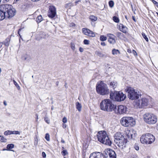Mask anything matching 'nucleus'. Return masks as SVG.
<instances>
[{"label":"nucleus","instance_id":"obj_1","mask_svg":"<svg viewBox=\"0 0 158 158\" xmlns=\"http://www.w3.org/2000/svg\"><path fill=\"white\" fill-rule=\"evenodd\" d=\"M16 13V10L13 6L9 4H2L0 5V20L5 18H10L13 17Z\"/></svg>","mask_w":158,"mask_h":158},{"label":"nucleus","instance_id":"obj_2","mask_svg":"<svg viewBox=\"0 0 158 158\" xmlns=\"http://www.w3.org/2000/svg\"><path fill=\"white\" fill-rule=\"evenodd\" d=\"M100 107L101 110L105 111L112 112L114 109L115 105L110 100L104 99L100 103Z\"/></svg>","mask_w":158,"mask_h":158},{"label":"nucleus","instance_id":"obj_3","mask_svg":"<svg viewBox=\"0 0 158 158\" xmlns=\"http://www.w3.org/2000/svg\"><path fill=\"white\" fill-rule=\"evenodd\" d=\"M114 142L121 149L125 148L127 144V140L120 132L116 133L114 136Z\"/></svg>","mask_w":158,"mask_h":158},{"label":"nucleus","instance_id":"obj_4","mask_svg":"<svg viewBox=\"0 0 158 158\" xmlns=\"http://www.w3.org/2000/svg\"><path fill=\"white\" fill-rule=\"evenodd\" d=\"M96 90L98 94L102 95L108 94L109 92L107 85L102 81L97 83L96 86Z\"/></svg>","mask_w":158,"mask_h":158},{"label":"nucleus","instance_id":"obj_5","mask_svg":"<svg viewBox=\"0 0 158 158\" xmlns=\"http://www.w3.org/2000/svg\"><path fill=\"white\" fill-rule=\"evenodd\" d=\"M97 137L101 143L109 146L111 145V142L110 139L106 132L105 131H100L98 133Z\"/></svg>","mask_w":158,"mask_h":158},{"label":"nucleus","instance_id":"obj_6","mask_svg":"<svg viewBox=\"0 0 158 158\" xmlns=\"http://www.w3.org/2000/svg\"><path fill=\"white\" fill-rule=\"evenodd\" d=\"M126 97L125 94L121 91L112 92L110 94V98L114 101L118 102L123 101Z\"/></svg>","mask_w":158,"mask_h":158},{"label":"nucleus","instance_id":"obj_7","mask_svg":"<svg viewBox=\"0 0 158 158\" xmlns=\"http://www.w3.org/2000/svg\"><path fill=\"white\" fill-rule=\"evenodd\" d=\"M144 121L148 124H153L156 123L157 120L156 116L151 113H146L143 116Z\"/></svg>","mask_w":158,"mask_h":158},{"label":"nucleus","instance_id":"obj_8","mask_svg":"<svg viewBox=\"0 0 158 158\" xmlns=\"http://www.w3.org/2000/svg\"><path fill=\"white\" fill-rule=\"evenodd\" d=\"M125 91L128 93V98L131 100L137 99L141 95L140 93L138 90L131 87H128L125 89Z\"/></svg>","mask_w":158,"mask_h":158},{"label":"nucleus","instance_id":"obj_9","mask_svg":"<svg viewBox=\"0 0 158 158\" xmlns=\"http://www.w3.org/2000/svg\"><path fill=\"white\" fill-rule=\"evenodd\" d=\"M121 124L125 127H132L135 125V119L131 117H124L120 121Z\"/></svg>","mask_w":158,"mask_h":158},{"label":"nucleus","instance_id":"obj_10","mask_svg":"<svg viewBox=\"0 0 158 158\" xmlns=\"http://www.w3.org/2000/svg\"><path fill=\"white\" fill-rule=\"evenodd\" d=\"M155 140L154 136L150 133H147L145 135H142L140 140L142 143L151 144Z\"/></svg>","mask_w":158,"mask_h":158},{"label":"nucleus","instance_id":"obj_11","mask_svg":"<svg viewBox=\"0 0 158 158\" xmlns=\"http://www.w3.org/2000/svg\"><path fill=\"white\" fill-rule=\"evenodd\" d=\"M148 103V101L147 99L143 98L137 101L135 103V106L137 108H144L147 106Z\"/></svg>","mask_w":158,"mask_h":158},{"label":"nucleus","instance_id":"obj_12","mask_svg":"<svg viewBox=\"0 0 158 158\" xmlns=\"http://www.w3.org/2000/svg\"><path fill=\"white\" fill-rule=\"evenodd\" d=\"M127 110V108L122 105L117 106H115L114 111L117 114H122L126 113Z\"/></svg>","mask_w":158,"mask_h":158},{"label":"nucleus","instance_id":"obj_13","mask_svg":"<svg viewBox=\"0 0 158 158\" xmlns=\"http://www.w3.org/2000/svg\"><path fill=\"white\" fill-rule=\"evenodd\" d=\"M105 158H116L115 152L111 149H107L104 152Z\"/></svg>","mask_w":158,"mask_h":158},{"label":"nucleus","instance_id":"obj_14","mask_svg":"<svg viewBox=\"0 0 158 158\" xmlns=\"http://www.w3.org/2000/svg\"><path fill=\"white\" fill-rule=\"evenodd\" d=\"M56 15V8L52 6H49L48 12V16L50 18H53Z\"/></svg>","mask_w":158,"mask_h":158},{"label":"nucleus","instance_id":"obj_15","mask_svg":"<svg viewBox=\"0 0 158 158\" xmlns=\"http://www.w3.org/2000/svg\"><path fill=\"white\" fill-rule=\"evenodd\" d=\"M89 158H105V156L101 152H96L91 153Z\"/></svg>","mask_w":158,"mask_h":158},{"label":"nucleus","instance_id":"obj_16","mask_svg":"<svg viewBox=\"0 0 158 158\" xmlns=\"http://www.w3.org/2000/svg\"><path fill=\"white\" fill-rule=\"evenodd\" d=\"M82 31L83 33L85 35L91 37H94L95 36V34L94 32L88 29L83 28L82 29Z\"/></svg>","mask_w":158,"mask_h":158},{"label":"nucleus","instance_id":"obj_17","mask_svg":"<svg viewBox=\"0 0 158 158\" xmlns=\"http://www.w3.org/2000/svg\"><path fill=\"white\" fill-rule=\"evenodd\" d=\"M126 135L129 139H132L136 135L135 132L132 130H127L126 133Z\"/></svg>","mask_w":158,"mask_h":158},{"label":"nucleus","instance_id":"obj_18","mask_svg":"<svg viewBox=\"0 0 158 158\" xmlns=\"http://www.w3.org/2000/svg\"><path fill=\"white\" fill-rule=\"evenodd\" d=\"M118 85L117 82L115 81H114L110 82L109 87L110 88H112L113 89H114L117 87Z\"/></svg>","mask_w":158,"mask_h":158},{"label":"nucleus","instance_id":"obj_19","mask_svg":"<svg viewBox=\"0 0 158 158\" xmlns=\"http://www.w3.org/2000/svg\"><path fill=\"white\" fill-rule=\"evenodd\" d=\"M119 29L120 31L124 33H126L127 31V28L123 24L119 25Z\"/></svg>","mask_w":158,"mask_h":158},{"label":"nucleus","instance_id":"obj_20","mask_svg":"<svg viewBox=\"0 0 158 158\" xmlns=\"http://www.w3.org/2000/svg\"><path fill=\"white\" fill-rule=\"evenodd\" d=\"M95 54L100 57H102L105 56V55L103 54L102 52L98 51H96L95 52Z\"/></svg>","mask_w":158,"mask_h":158},{"label":"nucleus","instance_id":"obj_21","mask_svg":"<svg viewBox=\"0 0 158 158\" xmlns=\"http://www.w3.org/2000/svg\"><path fill=\"white\" fill-rule=\"evenodd\" d=\"M14 147V144L12 143L8 144L7 145L6 147V148L7 149V150L14 151L13 150H11V149L13 148Z\"/></svg>","mask_w":158,"mask_h":158},{"label":"nucleus","instance_id":"obj_22","mask_svg":"<svg viewBox=\"0 0 158 158\" xmlns=\"http://www.w3.org/2000/svg\"><path fill=\"white\" fill-rule=\"evenodd\" d=\"M76 107L77 109L79 111H80L81 110L82 107L81 104L78 102H77L76 103Z\"/></svg>","mask_w":158,"mask_h":158},{"label":"nucleus","instance_id":"obj_23","mask_svg":"<svg viewBox=\"0 0 158 158\" xmlns=\"http://www.w3.org/2000/svg\"><path fill=\"white\" fill-rule=\"evenodd\" d=\"M112 54L114 55H117L120 54V52L118 50L114 49L112 50Z\"/></svg>","mask_w":158,"mask_h":158},{"label":"nucleus","instance_id":"obj_24","mask_svg":"<svg viewBox=\"0 0 158 158\" xmlns=\"http://www.w3.org/2000/svg\"><path fill=\"white\" fill-rule=\"evenodd\" d=\"M116 35L120 39H122L124 35L120 32H117Z\"/></svg>","mask_w":158,"mask_h":158},{"label":"nucleus","instance_id":"obj_25","mask_svg":"<svg viewBox=\"0 0 158 158\" xmlns=\"http://www.w3.org/2000/svg\"><path fill=\"white\" fill-rule=\"evenodd\" d=\"M43 20V18L41 15L37 16L36 19V21L38 23H40Z\"/></svg>","mask_w":158,"mask_h":158},{"label":"nucleus","instance_id":"obj_26","mask_svg":"<svg viewBox=\"0 0 158 158\" xmlns=\"http://www.w3.org/2000/svg\"><path fill=\"white\" fill-rule=\"evenodd\" d=\"M90 19L93 22H95L97 20V18L94 15H91L89 17Z\"/></svg>","mask_w":158,"mask_h":158},{"label":"nucleus","instance_id":"obj_27","mask_svg":"<svg viewBox=\"0 0 158 158\" xmlns=\"http://www.w3.org/2000/svg\"><path fill=\"white\" fill-rule=\"evenodd\" d=\"M108 41L111 44H114L115 43V40L114 39V38H113L111 39H110L108 40Z\"/></svg>","mask_w":158,"mask_h":158},{"label":"nucleus","instance_id":"obj_28","mask_svg":"<svg viewBox=\"0 0 158 158\" xmlns=\"http://www.w3.org/2000/svg\"><path fill=\"white\" fill-rule=\"evenodd\" d=\"M0 140L2 142H6L7 139L4 138L3 136L0 135Z\"/></svg>","mask_w":158,"mask_h":158},{"label":"nucleus","instance_id":"obj_29","mask_svg":"<svg viewBox=\"0 0 158 158\" xmlns=\"http://www.w3.org/2000/svg\"><path fill=\"white\" fill-rule=\"evenodd\" d=\"M113 20L116 23H118L119 22V18L116 16H114L113 17Z\"/></svg>","mask_w":158,"mask_h":158},{"label":"nucleus","instance_id":"obj_30","mask_svg":"<svg viewBox=\"0 0 158 158\" xmlns=\"http://www.w3.org/2000/svg\"><path fill=\"white\" fill-rule=\"evenodd\" d=\"M4 134L6 135H11L12 134V131L9 130L6 131L4 132Z\"/></svg>","mask_w":158,"mask_h":158},{"label":"nucleus","instance_id":"obj_31","mask_svg":"<svg viewBox=\"0 0 158 158\" xmlns=\"http://www.w3.org/2000/svg\"><path fill=\"white\" fill-rule=\"evenodd\" d=\"M13 83L15 85L16 87L17 88L18 90H20V88L19 85L18 84L17 82L14 80H13Z\"/></svg>","mask_w":158,"mask_h":158},{"label":"nucleus","instance_id":"obj_32","mask_svg":"<svg viewBox=\"0 0 158 158\" xmlns=\"http://www.w3.org/2000/svg\"><path fill=\"white\" fill-rule=\"evenodd\" d=\"M107 36L109 38L108 39H111L115 37V36L114 35L111 34H107Z\"/></svg>","mask_w":158,"mask_h":158},{"label":"nucleus","instance_id":"obj_33","mask_svg":"<svg viewBox=\"0 0 158 158\" xmlns=\"http://www.w3.org/2000/svg\"><path fill=\"white\" fill-rule=\"evenodd\" d=\"M9 40V39H6V40L3 42L2 44H4L6 46H8L9 45V42H8Z\"/></svg>","mask_w":158,"mask_h":158},{"label":"nucleus","instance_id":"obj_34","mask_svg":"<svg viewBox=\"0 0 158 158\" xmlns=\"http://www.w3.org/2000/svg\"><path fill=\"white\" fill-rule=\"evenodd\" d=\"M143 37V38L147 42H148V39L147 36L144 33H142V34Z\"/></svg>","mask_w":158,"mask_h":158},{"label":"nucleus","instance_id":"obj_35","mask_svg":"<svg viewBox=\"0 0 158 158\" xmlns=\"http://www.w3.org/2000/svg\"><path fill=\"white\" fill-rule=\"evenodd\" d=\"M100 39L101 41H105L106 40L107 38L104 35H101L100 36Z\"/></svg>","mask_w":158,"mask_h":158},{"label":"nucleus","instance_id":"obj_36","mask_svg":"<svg viewBox=\"0 0 158 158\" xmlns=\"http://www.w3.org/2000/svg\"><path fill=\"white\" fill-rule=\"evenodd\" d=\"M114 4V2L113 1H110L109 2V6L111 8L113 7Z\"/></svg>","mask_w":158,"mask_h":158},{"label":"nucleus","instance_id":"obj_37","mask_svg":"<svg viewBox=\"0 0 158 158\" xmlns=\"http://www.w3.org/2000/svg\"><path fill=\"white\" fill-rule=\"evenodd\" d=\"M12 134L20 135V132L19 131H12Z\"/></svg>","mask_w":158,"mask_h":158},{"label":"nucleus","instance_id":"obj_38","mask_svg":"<svg viewBox=\"0 0 158 158\" xmlns=\"http://www.w3.org/2000/svg\"><path fill=\"white\" fill-rule=\"evenodd\" d=\"M45 138L48 141H49L50 140V139L49 135L48 134L46 133V134Z\"/></svg>","mask_w":158,"mask_h":158},{"label":"nucleus","instance_id":"obj_39","mask_svg":"<svg viewBox=\"0 0 158 158\" xmlns=\"http://www.w3.org/2000/svg\"><path fill=\"white\" fill-rule=\"evenodd\" d=\"M131 158H137L138 157V156L136 155V154H132L131 156Z\"/></svg>","mask_w":158,"mask_h":158},{"label":"nucleus","instance_id":"obj_40","mask_svg":"<svg viewBox=\"0 0 158 158\" xmlns=\"http://www.w3.org/2000/svg\"><path fill=\"white\" fill-rule=\"evenodd\" d=\"M44 121L48 123H49L50 122V120L47 117H45L44 118Z\"/></svg>","mask_w":158,"mask_h":158},{"label":"nucleus","instance_id":"obj_41","mask_svg":"<svg viewBox=\"0 0 158 158\" xmlns=\"http://www.w3.org/2000/svg\"><path fill=\"white\" fill-rule=\"evenodd\" d=\"M152 3L155 5L157 7H158V3L154 0H152Z\"/></svg>","mask_w":158,"mask_h":158},{"label":"nucleus","instance_id":"obj_42","mask_svg":"<svg viewBox=\"0 0 158 158\" xmlns=\"http://www.w3.org/2000/svg\"><path fill=\"white\" fill-rule=\"evenodd\" d=\"M84 44L86 45H88L89 44V41L87 40H84Z\"/></svg>","mask_w":158,"mask_h":158},{"label":"nucleus","instance_id":"obj_43","mask_svg":"<svg viewBox=\"0 0 158 158\" xmlns=\"http://www.w3.org/2000/svg\"><path fill=\"white\" fill-rule=\"evenodd\" d=\"M67 153V152L66 150H64L62 152L61 154L63 156H65L66 154Z\"/></svg>","mask_w":158,"mask_h":158},{"label":"nucleus","instance_id":"obj_44","mask_svg":"<svg viewBox=\"0 0 158 158\" xmlns=\"http://www.w3.org/2000/svg\"><path fill=\"white\" fill-rule=\"evenodd\" d=\"M71 48L73 50H74L75 48V45L73 43H71Z\"/></svg>","mask_w":158,"mask_h":158},{"label":"nucleus","instance_id":"obj_45","mask_svg":"<svg viewBox=\"0 0 158 158\" xmlns=\"http://www.w3.org/2000/svg\"><path fill=\"white\" fill-rule=\"evenodd\" d=\"M62 121L64 123H66L67 122L66 118L65 117H64L63 118Z\"/></svg>","mask_w":158,"mask_h":158},{"label":"nucleus","instance_id":"obj_46","mask_svg":"<svg viewBox=\"0 0 158 158\" xmlns=\"http://www.w3.org/2000/svg\"><path fill=\"white\" fill-rule=\"evenodd\" d=\"M9 0H0V3H5L8 1Z\"/></svg>","mask_w":158,"mask_h":158},{"label":"nucleus","instance_id":"obj_47","mask_svg":"<svg viewBox=\"0 0 158 158\" xmlns=\"http://www.w3.org/2000/svg\"><path fill=\"white\" fill-rule=\"evenodd\" d=\"M42 155L43 157L44 158H46V153H45V152H42Z\"/></svg>","mask_w":158,"mask_h":158},{"label":"nucleus","instance_id":"obj_48","mask_svg":"<svg viewBox=\"0 0 158 158\" xmlns=\"http://www.w3.org/2000/svg\"><path fill=\"white\" fill-rule=\"evenodd\" d=\"M134 148L137 151L139 150V146L135 145L134 146Z\"/></svg>","mask_w":158,"mask_h":158},{"label":"nucleus","instance_id":"obj_49","mask_svg":"<svg viewBox=\"0 0 158 158\" xmlns=\"http://www.w3.org/2000/svg\"><path fill=\"white\" fill-rule=\"evenodd\" d=\"M79 51L81 52H83L84 51V49L83 48H82L81 47H80L79 49Z\"/></svg>","mask_w":158,"mask_h":158},{"label":"nucleus","instance_id":"obj_50","mask_svg":"<svg viewBox=\"0 0 158 158\" xmlns=\"http://www.w3.org/2000/svg\"><path fill=\"white\" fill-rule=\"evenodd\" d=\"M133 53L135 56L137 55V54L136 52L134 50H133Z\"/></svg>","mask_w":158,"mask_h":158},{"label":"nucleus","instance_id":"obj_51","mask_svg":"<svg viewBox=\"0 0 158 158\" xmlns=\"http://www.w3.org/2000/svg\"><path fill=\"white\" fill-rule=\"evenodd\" d=\"M101 44L103 46H105L106 45L105 43L104 42H102Z\"/></svg>","mask_w":158,"mask_h":158},{"label":"nucleus","instance_id":"obj_52","mask_svg":"<svg viewBox=\"0 0 158 158\" xmlns=\"http://www.w3.org/2000/svg\"><path fill=\"white\" fill-rule=\"evenodd\" d=\"M21 29H19V30L18 31V33L19 34V35L20 36V37H21V36L19 34V32H20V31H21Z\"/></svg>","mask_w":158,"mask_h":158},{"label":"nucleus","instance_id":"obj_53","mask_svg":"<svg viewBox=\"0 0 158 158\" xmlns=\"http://www.w3.org/2000/svg\"><path fill=\"white\" fill-rule=\"evenodd\" d=\"M80 2V0H78V1H76L75 2V5L77 6V4L78 3V2Z\"/></svg>","mask_w":158,"mask_h":158},{"label":"nucleus","instance_id":"obj_54","mask_svg":"<svg viewBox=\"0 0 158 158\" xmlns=\"http://www.w3.org/2000/svg\"><path fill=\"white\" fill-rule=\"evenodd\" d=\"M66 124H64V123H63V127L64 128H66Z\"/></svg>","mask_w":158,"mask_h":158},{"label":"nucleus","instance_id":"obj_55","mask_svg":"<svg viewBox=\"0 0 158 158\" xmlns=\"http://www.w3.org/2000/svg\"><path fill=\"white\" fill-rule=\"evenodd\" d=\"M132 19H133V20L135 21V22H136V20L135 19V17L134 16H133L132 17Z\"/></svg>","mask_w":158,"mask_h":158},{"label":"nucleus","instance_id":"obj_56","mask_svg":"<svg viewBox=\"0 0 158 158\" xmlns=\"http://www.w3.org/2000/svg\"><path fill=\"white\" fill-rule=\"evenodd\" d=\"M37 145V142L35 141V142L34 143V145L35 146H36Z\"/></svg>","mask_w":158,"mask_h":158},{"label":"nucleus","instance_id":"obj_57","mask_svg":"<svg viewBox=\"0 0 158 158\" xmlns=\"http://www.w3.org/2000/svg\"><path fill=\"white\" fill-rule=\"evenodd\" d=\"M61 142L63 143H65V141L64 140L62 139L61 140Z\"/></svg>","mask_w":158,"mask_h":158},{"label":"nucleus","instance_id":"obj_58","mask_svg":"<svg viewBox=\"0 0 158 158\" xmlns=\"http://www.w3.org/2000/svg\"><path fill=\"white\" fill-rule=\"evenodd\" d=\"M2 44H3L2 43H0V48H1L2 47Z\"/></svg>","mask_w":158,"mask_h":158},{"label":"nucleus","instance_id":"obj_59","mask_svg":"<svg viewBox=\"0 0 158 158\" xmlns=\"http://www.w3.org/2000/svg\"><path fill=\"white\" fill-rule=\"evenodd\" d=\"M36 120H37V119H38V116L37 114H36Z\"/></svg>","mask_w":158,"mask_h":158},{"label":"nucleus","instance_id":"obj_60","mask_svg":"<svg viewBox=\"0 0 158 158\" xmlns=\"http://www.w3.org/2000/svg\"><path fill=\"white\" fill-rule=\"evenodd\" d=\"M127 52H131V50L130 49H128L127 50Z\"/></svg>","mask_w":158,"mask_h":158},{"label":"nucleus","instance_id":"obj_61","mask_svg":"<svg viewBox=\"0 0 158 158\" xmlns=\"http://www.w3.org/2000/svg\"><path fill=\"white\" fill-rule=\"evenodd\" d=\"M33 2H36L39 1V0H31Z\"/></svg>","mask_w":158,"mask_h":158},{"label":"nucleus","instance_id":"obj_62","mask_svg":"<svg viewBox=\"0 0 158 158\" xmlns=\"http://www.w3.org/2000/svg\"><path fill=\"white\" fill-rule=\"evenodd\" d=\"M4 105L5 106H6V105H7V104H6V102H4Z\"/></svg>","mask_w":158,"mask_h":158},{"label":"nucleus","instance_id":"obj_63","mask_svg":"<svg viewBox=\"0 0 158 158\" xmlns=\"http://www.w3.org/2000/svg\"><path fill=\"white\" fill-rule=\"evenodd\" d=\"M58 83H59L58 82H57L56 83V85H58Z\"/></svg>","mask_w":158,"mask_h":158},{"label":"nucleus","instance_id":"obj_64","mask_svg":"<svg viewBox=\"0 0 158 158\" xmlns=\"http://www.w3.org/2000/svg\"><path fill=\"white\" fill-rule=\"evenodd\" d=\"M75 24L74 23H73V25H72V26H75Z\"/></svg>","mask_w":158,"mask_h":158}]
</instances>
